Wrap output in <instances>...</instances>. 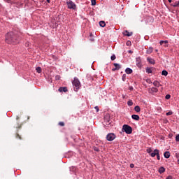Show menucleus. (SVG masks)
I'll return each mask as SVG.
<instances>
[{
    "instance_id": "nucleus-1",
    "label": "nucleus",
    "mask_w": 179,
    "mask_h": 179,
    "mask_svg": "<svg viewBox=\"0 0 179 179\" xmlns=\"http://www.w3.org/2000/svg\"><path fill=\"white\" fill-rule=\"evenodd\" d=\"M19 41V38L17 37V35L16 34H15V32H8L6 35V43H7V44H17V43Z\"/></svg>"
},
{
    "instance_id": "nucleus-2",
    "label": "nucleus",
    "mask_w": 179,
    "mask_h": 179,
    "mask_svg": "<svg viewBox=\"0 0 179 179\" xmlns=\"http://www.w3.org/2000/svg\"><path fill=\"white\" fill-rule=\"evenodd\" d=\"M72 83L75 92H78V90H79V87H80V81H79L78 78H75Z\"/></svg>"
},
{
    "instance_id": "nucleus-3",
    "label": "nucleus",
    "mask_w": 179,
    "mask_h": 179,
    "mask_svg": "<svg viewBox=\"0 0 179 179\" xmlns=\"http://www.w3.org/2000/svg\"><path fill=\"white\" fill-rule=\"evenodd\" d=\"M122 131H124L127 135H131V134H132V127L128 124H124L122 127Z\"/></svg>"
},
{
    "instance_id": "nucleus-4",
    "label": "nucleus",
    "mask_w": 179,
    "mask_h": 179,
    "mask_svg": "<svg viewBox=\"0 0 179 179\" xmlns=\"http://www.w3.org/2000/svg\"><path fill=\"white\" fill-rule=\"evenodd\" d=\"M66 5L68 9H73V10H76V4L73 3L71 0H69L66 1Z\"/></svg>"
},
{
    "instance_id": "nucleus-5",
    "label": "nucleus",
    "mask_w": 179,
    "mask_h": 179,
    "mask_svg": "<svg viewBox=\"0 0 179 179\" xmlns=\"http://www.w3.org/2000/svg\"><path fill=\"white\" fill-rule=\"evenodd\" d=\"M107 141L111 142V141H114L115 139V134L113 133H110L106 136Z\"/></svg>"
},
{
    "instance_id": "nucleus-6",
    "label": "nucleus",
    "mask_w": 179,
    "mask_h": 179,
    "mask_svg": "<svg viewBox=\"0 0 179 179\" xmlns=\"http://www.w3.org/2000/svg\"><path fill=\"white\" fill-rule=\"evenodd\" d=\"M136 65L138 67L142 66V60L141 59V57H136Z\"/></svg>"
},
{
    "instance_id": "nucleus-7",
    "label": "nucleus",
    "mask_w": 179,
    "mask_h": 179,
    "mask_svg": "<svg viewBox=\"0 0 179 179\" xmlns=\"http://www.w3.org/2000/svg\"><path fill=\"white\" fill-rule=\"evenodd\" d=\"M115 69H113L112 71H118L119 69H121V65L117 63L113 64Z\"/></svg>"
},
{
    "instance_id": "nucleus-8",
    "label": "nucleus",
    "mask_w": 179,
    "mask_h": 179,
    "mask_svg": "<svg viewBox=\"0 0 179 179\" xmlns=\"http://www.w3.org/2000/svg\"><path fill=\"white\" fill-rule=\"evenodd\" d=\"M59 92H60V93H62V92L66 93V92H68V88L66 87H61L59 88Z\"/></svg>"
},
{
    "instance_id": "nucleus-9",
    "label": "nucleus",
    "mask_w": 179,
    "mask_h": 179,
    "mask_svg": "<svg viewBox=\"0 0 179 179\" xmlns=\"http://www.w3.org/2000/svg\"><path fill=\"white\" fill-rule=\"evenodd\" d=\"M158 153H159V150L156 149L154 150L153 152L150 153V156H151V157H155V156H157L158 155Z\"/></svg>"
},
{
    "instance_id": "nucleus-10",
    "label": "nucleus",
    "mask_w": 179,
    "mask_h": 179,
    "mask_svg": "<svg viewBox=\"0 0 179 179\" xmlns=\"http://www.w3.org/2000/svg\"><path fill=\"white\" fill-rule=\"evenodd\" d=\"M147 61L148 62H149V64H151L152 65H155V59H153L152 57H148Z\"/></svg>"
},
{
    "instance_id": "nucleus-11",
    "label": "nucleus",
    "mask_w": 179,
    "mask_h": 179,
    "mask_svg": "<svg viewBox=\"0 0 179 179\" xmlns=\"http://www.w3.org/2000/svg\"><path fill=\"white\" fill-rule=\"evenodd\" d=\"M124 36H127V37H131L132 36V32H129L128 31H124L123 33Z\"/></svg>"
},
{
    "instance_id": "nucleus-12",
    "label": "nucleus",
    "mask_w": 179,
    "mask_h": 179,
    "mask_svg": "<svg viewBox=\"0 0 179 179\" xmlns=\"http://www.w3.org/2000/svg\"><path fill=\"white\" fill-rule=\"evenodd\" d=\"M158 171H159V174H163V173H164V171H166V169L164 167H163V166H161L159 169Z\"/></svg>"
},
{
    "instance_id": "nucleus-13",
    "label": "nucleus",
    "mask_w": 179,
    "mask_h": 179,
    "mask_svg": "<svg viewBox=\"0 0 179 179\" xmlns=\"http://www.w3.org/2000/svg\"><path fill=\"white\" fill-rule=\"evenodd\" d=\"M153 85H154V86H155V87H160V86H162L160 83H159V81H157V80L154 81Z\"/></svg>"
},
{
    "instance_id": "nucleus-14",
    "label": "nucleus",
    "mask_w": 179,
    "mask_h": 179,
    "mask_svg": "<svg viewBox=\"0 0 179 179\" xmlns=\"http://www.w3.org/2000/svg\"><path fill=\"white\" fill-rule=\"evenodd\" d=\"M131 118L135 120V121H139V115H132Z\"/></svg>"
},
{
    "instance_id": "nucleus-15",
    "label": "nucleus",
    "mask_w": 179,
    "mask_h": 179,
    "mask_svg": "<svg viewBox=\"0 0 179 179\" xmlns=\"http://www.w3.org/2000/svg\"><path fill=\"white\" fill-rule=\"evenodd\" d=\"M164 156L165 159H169L170 158V152L166 151L164 154Z\"/></svg>"
},
{
    "instance_id": "nucleus-16",
    "label": "nucleus",
    "mask_w": 179,
    "mask_h": 179,
    "mask_svg": "<svg viewBox=\"0 0 179 179\" xmlns=\"http://www.w3.org/2000/svg\"><path fill=\"white\" fill-rule=\"evenodd\" d=\"M125 72H126V73H127V75H131V73H132L133 71L130 68H127L125 70Z\"/></svg>"
},
{
    "instance_id": "nucleus-17",
    "label": "nucleus",
    "mask_w": 179,
    "mask_h": 179,
    "mask_svg": "<svg viewBox=\"0 0 179 179\" xmlns=\"http://www.w3.org/2000/svg\"><path fill=\"white\" fill-rule=\"evenodd\" d=\"M153 52V48L150 47L148 50H147L146 53L147 54H152Z\"/></svg>"
},
{
    "instance_id": "nucleus-18",
    "label": "nucleus",
    "mask_w": 179,
    "mask_h": 179,
    "mask_svg": "<svg viewBox=\"0 0 179 179\" xmlns=\"http://www.w3.org/2000/svg\"><path fill=\"white\" fill-rule=\"evenodd\" d=\"M99 26H101V27H106V22L100 21L99 22Z\"/></svg>"
},
{
    "instance_id": "nucleus-19",
    "label": "nucleus",
    "mask_w": 179,
    "mask_h": 179,
    "mask_svg": "<svg viewBox=\"0 0 179 179\" xmlns=\"http://www.w3.org/2000/svg\"><path fill=\"white\" fill-rule=\"evenodd\" d=\"M134 110H135L136 113H141V107H139L138 106H135Z\"/></svg>"
},
{
    "instance_id": "nucleus-20",
    "label": "nucleus",
    "mask_w": 179,
    "mask_h": 179,
    "mask_svg": "<svg viewBox=\"0 0 179 179\" xmlns=\"http://www.w3.org/2000/svg\"><path fill=\"white\" fill-rule=\"evenodd\" d=\"M151 92L152 93H157V92H159V90L157 88H156V87H152L151 88Z\"/></svg>"
},
{
    "instance_id": "nucleus-21",
    "label": "nucleus",
    "mask_w": 179,
    "mask_h": 179,
    "mask_svg": "<svg viewBox=\"0 0 179 179\" xmlns=\"http://www.w3.org/2000/svg\"><path fill=\"white\" fill-rule=\"evenodd\" d=\"M162 75H163L164 76H167V75H169V73L167 72V71L163 70L162 72Z\"/></svg>"
},
{
    "instance_id": "nucleus-22",
    "label": "nucleus",
    "mask_w": 179,
    "mask_h": 179,
    "mask_svg": "<svg viewBox=\"0 0 179 179\" xmlns=\"http://www.w3.org/2000/svg\"><path fill=\"white\" fill-rule=\"evenodd\" d=\"M147 73H152V69L150 67H147L145 69Z\"/></svg>"
},
{
    "instance_id": "nucleus-23",
    "label": "nucleus",
    "mask_w": 179,
    "mask_h": 179,
    "mask_svg": "<svg viewBox=\"0 0 179 179\" xmlns=\"http://www.w3.org/2000/svg\"><path fill=\"white\" fill-rule=\"evenodd\" d=\"M36 71L38 73H41V67H36Z\"/></svg>"
},
{
    "instance_id": "nucleus-24",
    "label": "nucleus",
    "mask_w": 179,
    "mask_h": 179,
    "mask_svg": "<svg viewBox=\"0 0 179 179\" xmlns=\"http://www.w3.org/2000/svg\"><path fill=\"white\" fill-rule=\"evenodd\" d=\"M127 104L128 106H133L134 102H132V100H129L127 101Z\"/></svg>"
},
{
    "instance_id": "nucleus-25",
    "label": "nucleus",
    "mask_w": 179,
    "mask_h": 179,
    "mask_svg": "<svg viewBox=\"0 0 179 179\" xmlns=\"http://www.w3.org/2000/svg\"><path fill=\"white\" fill-rule=\"evenodd\" d=\"M173 7H174V8L179 7V1H176V2L173 4Z\"/></svg>"
},
{
    "instance_id": "nucleus-26",
    "label": "nucleus",
    "mask_w": 179,
    "mask_h": 179,
    "mask_svg": "<svg viewBox=\"0 0 179 179\" xmlns=\"http://www.w3.org/2000/svg\"><path fill=\"white\" fill-rule=\"evenodd\" d=\"M15 138L16 139H22V136H20V135H19L17 133L15 134Z\"/></svg>"
},
{
    "instance_id": "nucleus-27",
    "label": "nucleus",
    "mask_w": 179,
    "mask_h": 179,
    "mask_svg": "<svg viewBox=\"0 0 179 179\" xmlns=\"http://www.w3.org/2000/svg\"><path fill=\"white\" fill-rule=\"evenodd\" d=\"M122 79L123 80V82H125V80L127 79V75L126 74H124L122 77Z\"/></svg>"
},
{
    "instance_id": "nucleus-28",
    "label": "nucleus",
    "mask_w": 179,
    "mask_h": 179,
    "mask_svg": "<svg viewBox=\"0 0 179 179\" xmlns=\"http://www.w3.org/2000/svg\"><path fill=\"white\" fill-rule=\"evenodd\" d=\"M171 97V94H166L165 96V99H166V100H169V99Z\"/></svg>"
},
{
    "instance_id": "nucleus-29",
    "label": "nucleus",
    "mask_w": 179,
    "mask_h": 179,
    "mask_svg": "<svg viewBox=\"0 0 179 179\" xmlns=\"http://www.w3.org/2000/svg\"><path fill=\"white\" fill-rule=\"evenodd\" d=\"M146 151L147 153H149V155H150L152 153V148H148Z\"/></svg>"
},
{
    "instance_id": "nucleus-30",
    "label": "nucleus",
    "mask_w": 179,
    "mask_h": 179,
    "mask_svg": "<svg viewBox=\"0 0 179 179\" xmlns=\"http://www.w3.org/2000/svg\"><path fill=\"white\" fill-rule=\"evenodd\" d=\"M59 125H60V127H64L65 126V123H64V122H59Z\"/></svg>"
},
{
    "instance_id": "nucleus-31",
    "label": "nucleus",
    "mask_w": 179,
    "mask_h": 179,
    "mask_svg": "<svg viewBox=\"0 0 179 179\" xmlns=\"http://www.w3.org/2000/svg\"><path fill=\"white\" fill-rule=\"evenodd\" d=\"M92 6H94L96 5V0H91Z\"/></svg>"
},
{
    "instance_id": "nucleus-32",
    "label": "nucleus",
    "mask_w": 179,
    "mask_h": 179,
    "mask_svg": "<svg viewBox=\"0 0 179 179\" xmlns=\"http://www.w3.org/2000/svg\"><path fill=\"white\" fill-rule=\"evenodd\" d=\"M115 58H116V57H115V55H112V56L110 57V59H111L112 61H114V60L115 59Z\"/></svg>"
},
{
    "instance_id": "nucleus-33",
    "label": "nucleus",
    "mask_w": 179,
    "mask_h": 179,
    "mask_svg": "<svg viewBox=\"0 0 179 179\" xmlns=\"http://www.w3.org/2000/svg\"><path fill=\"white\" fill-rule=\"evenodd\" d=\"M94 150L95 152H100V149H99L97 147H94Z\"/></svg>"
},
{
    "instance_id": "nucleus-34",
    "label": "nucleus",
    "mask_w": 179,
    "mask_h": 179,
    "mask_svg": "<svg viewBox=\"0 0 179 179\" xmlns=\"http://www.w3.org/2000/svg\"><path fill=\"white\" fill-rule=\"evenodd\" d=\"M176 142H179V134H178V135L176 136Z\"/></svg>"
},
{
    "instance_id": "nucleus-35",
    "label": "nucleus",
    "mask_w": 179,
    "mask_h": 179,
    "mask_svg": "<svg viewBox=\"0 0 179 179\" xmlns=\"http://www.w3.org/2000/svg\"><path fill=\"white\" fill-rule=\"evenodd\" d=\"M173 115V112H168L166 113V115Z\"/></svg>"
},
{
    "instance_id": "nucleus-36",
    "label": "nucleus",
    "mask_w": 179,
    "mask_h": 179,
    "mask_svg": "<svg viewBox=\"0 0 179 179\" xmlns=\"http://www.w3.org/2000/svg\"><path fill=\"white\" fill-rule=\"evenodd\" d=\"M157 160H160V154H159V152L158 155H157Z\"/></svg>"
},
{
    "instance_id": "nucleus-37",
    "label": "nucleus",
    "mask_w": 179,
    "mask_h": 179,
    "mask_svg": "<svg viewBox=\"0 0 179 179\" xmlns=\"http://www.w3.org/2000/svg\"><path fill=\"white\" fill-rule=\"evenodd\" d=\"M159 44H160V45H163V44H164V41H161L159 42Z\"/></svg>"
},
{
    "instance_id": "nucleus-38",
    "label": "nucleus",
    "mask_w": 179,
    "mask_h": 179,
    "mask_svg": "<svg viewBox=\"0 0 179 179\" xmlns=\"http://www.w3.org/2000/svg\"><path fill=\"white\" fill-rule=\"evenodd\" d=\"M95 110H96V113H99V106H95Z\"/></svg>"
},
{
    "instance_id": "nucleus-39",
    "label": "nucleus",
    "mask_w": 179,
    "mask_h": 179,
    "mask_svg": "<svg viewBox=\"0 0 179 179\" xmlns=\"http://www.w3.org/2000/svg\"><path fill=\"white\" fill-rule=\"evenodd\" d=\"M130 167L131 169H134V167H135V165L134 164H131Z\"/></svg>"
},
{
    "instance_id": "nucleus-40",
    "label": "nucleus",
    "mask_w": 179,
    "mask_h": 179,
    "mask_svg": "<svg viewBox=\"0 0 179 179\" xmlns=\"http://www.w3.org/2000/svg\"><path fill=\"white\" fill-rule=\"evenodd\" d=\"M166 179H173V176H169Z\"/></svg>"
},
{
    "instance_id": "nucleus-41",
    "label": "nucleus",
    "mask_w": 179,
    "mask_h": 179,
    "mask_svg": "<svg viewBox=\"0 0 179 179\" xmlns=\"http://www.w3.org/2000/svg\"><path fill=\"white\" fill-rule=\"evenodd\" d=\"M127 45H131V41H127Z\"/></svg>"
},
{
    "instance_id": "nucleus-42",
    "label": "nucleus",
    "mask_w": 179,
    "mask_h": 179,
    "mask_svg": "<svg viewBox=\"0 0 179 179\" xmlns=\"http://www.w3.org/2000/svg\"><path fill=\"white\" fill-rule=\"evenodd\" d=\"M164 44H169V41H164Z\"/></svg>"
},
{
    "instance_id": "nucleus-43",
    "label": "nucleus",
    "mask_w": 179,
    "mask_h": 179,
    "mask_svg": "<svg viewBox=\"0 0 179 179\" xmlns=\"http://www.w3.org/2000/svg\"><path fill=\"white\" fill-rule=\"evenodd\" d=\"M168 1H169V3H171L173 0H168Z\"/></svg>"
},
{
    "instance_id": "nucleus-44",
    "label": "nucleus",
    "mask_w": 179,
    "mask_h": 179,
    "mask_svg": "<svg viewBox=\"0 0 179 179\" xmlns=\"http://www.w3.org/2000/svg\"><path fill=\"white\" fill-rule=\"evenodd\" d=\"M159 52V50L156 49L155 52Z\"/></svg>"
},
{
    "instance_id": "nucleus-45",
    "label": "nucleus",
    "mask_w": 179,
    "mask_h": 179,
    "mask_svg": "<svg viewBox=\"0 0 179 179\" xmlns=\"http://www.w3.org/2000/svg\"><path fill=\"white\" fill-rule=\"evenodd\" d=\"M56 78H57V79H59V76H57Z\"/></svg>"
},
{
    "instance_id": "nucleus-46",
    "label": "nucleus",
    "mask_w": 179,
    "mask_h": 179,
    "mask_svg": "<svg viewBox=\"0 0 179 179\" xmlns=\"http://www.w3.org/2000/svg\"><path fill=\"white\" fill-rule=\"evenodd\" d=\"M130 90H132L133 89H134V87H130Z\"/></svg>"
},
{
    "instance_id": "nucleus-47",
    "label": "nucleus",
    "mask_w": 179,
    "mask_h": 179,
    "mask_svg": "<svg viewBox=\"0 0 179 179\" xmlns=\"http://www.w3.org/2000/svg\"><path fill=\"white\" fill-rule=\"evenodd\" d=\"M47 2H48V3H50V0H47Z\"/></svg>"
},
{
    "instance_id": "nucleus-48",
    "label": "nucleus",
    "mask_w": 179,
    "mask_h": 179,
    "mask_svg": "<svg viewBox=\"0 0 179 179\" xmlns=\"http://www.w3.org/2000/svg\"><path fill=\"white\" fill-rule=\"evenodd\" d=\"M16 120H19V116H17Z\"/></svg>"
},
{
    "instance_id": "nucleus-49",
    "label": "nucleus",
    "mask_w": 179,
    "mask_h": 179,
    "mask_svg": "<svg viewBox=\"0 0 179 179\" xmlns=\"http://www.w3.org/2000/svg\"><path fill=\"white\" fill-rule=\"evenodd\" d=\"M178 164H179V159L178 160Z\"/></svg>"
},
{
    "instance_id": "nucleus-50",
    "label": "nucleus",
    "mask_w": 179,
    "mask_h": 179,
    "mask_svg": "<svg viewBox=\"0 0 179 179\" xmlns=\"http://www.w3.org/2000/svg\"><path fill=\"white\" fill-rule=\"evenodd\" d=\"M129 52H132L131 50H129Z\"/></svg>"
}]
</instances>
